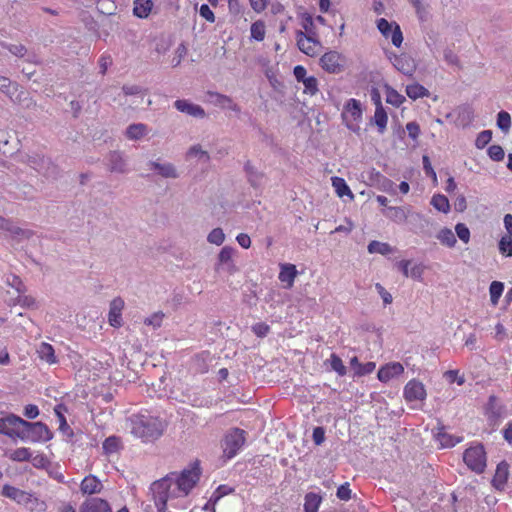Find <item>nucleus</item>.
<instances>
[{
  "mask_svg": "<svg viewBox=\"0 0 512 512\" xmlns=\"http://www.w3.org/2000/svg\"><path fill=\"white\" fill-rule=\"evenodd\" d=\"M201 470L198 464L172 472L151 484L150 490L158 512H165L169 500L186 497L200 479Z\"/></svg>",
  "mask_w": 512,
  "mask_h": 512,
  "instance_id": "obj_1",
  "label": "nucleus"
},
{
  "mask_svg": "<svg viewBox=\"0 0 512 512\" xmlns=\"http://www.w3.org/2000/svg\"><path fill=\"white\" fill-rule=\"evenodd\" d=\"M164 314L162 312H156L151 316L145 318L144 324L152 326L154 329L159 328L162 324Z\"/></svg>",
  "mask_w": 512,
  "mask_h": 512,
  "instance_id": "obj_53",
  "label": "nucleus"
},
{
  "mask_svg": "<svg viewBox=\"0 0 512 512\" xmlns=\"http://www.w3.org/2000/svg\"><path fill=\"white\" fill-rule=\"evenodd\" d=\"M20 440L32 443L46 442L52 438V433L42 422L25 421Z\"/></svg>",
  "mask_w": 512,
  "mask_h": 512,
  "instance_id": "obj_4",
  "label": "nucleus"
},
{
  "mask_svg": "<svg viewBox=\"0 0 512 512\" xmlns=\"http://www.w3.org/2000/svg\"><path fill=\"white\" fill-rule=\"evenodd\" d=\"M266 36V24L263 20H257L251 24L250 38L252 40L261 42Z\"/></svg>",
  "mask_w": 512,
  "mask_h": 512,
  "instance_id": "obj_34",
  "label": "nucleus"
},
{
  "mask_svg": "<svg viewBox=\"0 0 512 512\" xmlns=\"http://www.w3.org/2000/svg\"><path fill=\"white\" fill-rule=\"evenodd\" d=\"M391 42L395 47H400L403 42V34L400 29V26L397 23H394V28L392 34L390 36Z\"/></svg>",
  "mask_w": 512,
  "mask_h": 512,
  "instance_id": "obj_58",
  "label": "nucleus"
},
{
  "mask_svg": "<svg viewBox=\"0 0 512 512\" xmlns=\"http://www.w3.org/2000/svg\"><path fill=\"white\" fill-rule=\"evenodd\" d=\"M199 13L208 22L213 23L215 21L214 13L207 4L201 5Z\"/></svg>",
  "mask_w": 512,
  "mask_h": 512,
  "instance_id": "obj_64",
  "label": "nucleus"
},
{
  "mask_svg": "<svg viewBox=\"0 0 512 512\" xmlns=\"http://www.w3.org/2000/svg\"><path fill=\"white\" fill-rule=\"evenodd\" d=\"M342 119L345 126L352 132L360 133V122L362 121L363 110L360 101L356 99H349L342 111Z\"/></svg>",
  "mask_w": 512,
  "mask_h": 512,
  "instance_id": "obj_3",
  "label": "nucleus"
},
{
  "mask_svg": "<svg viewBox=\"0 0 512 512\" xmlns=\"http://www.w3.org/2000/svg\"><path fill=\"white\" fill-rule=\"evenodd\" d=\"M499 252L506 257H512V235H503L498 243Z\"/></svg>",
  "mask_w": 512,
  "mask_h": 512,
  "instance_id": "obj_41",
  "label": "nucleus"
},
{
  "mask_svg": "<svg viewBox=\"0 0 512 512\" xmlns=\"http://www.w3.org/2000/svg\"><path fill=\"white\" fill-rule=\"evenodd\" d=\"M367 250L370 254H381V255H388L390 253L394 252V248L385 242H379V241H371L368 244Z\"/></svg>",
  "mask_w": 512,
  "mask_h": 512,
  "instance_id": "obj_35",
  "label": "nucleus"
},
{
  "mask_svg": "<svg viewBox=\"0 0 512 512\" xmlns=\"http://www.w3.org/2000/svg\"><path fill=\"white\" fill-rule=\"evenodd\" d=\"M497 126L503 132L507 133L511 128V116L506 111H501L497 115Z\"/></svg>",
  "mask_w": 512,
  "mask_h": 512,
  "instance_id": "obj_44",
  "label": "nucleus"
},
{
  "mask_svg": "<svg viewBox=\"0 0 512 512\" xmlns=\"http://www.w3.org/2000/svg\"><path fill=\"white\" fill-rule=\"evenodd\" d=\"M331 182L338 197L348 196L350 200L354 199V194L343 178L335 176L331 178Z\"/></svg>",
  "mask_w": 512,
  "mask_h": 512,
  "instance_id": "obj_29",
  "label": "nucleus"
},
{
  "mask_svg": "<svg viewBox=\"0 0 512 512\" xmlns=\"http://www.w3.org/2000/svg\"><path fill=\"white\" fill-rule=\"evenodd\" d=\"M504 290V284L499 281H493L490 284L489 292H490V300L493 305H497L499 298L501 297Z\"/></svg>",
  "mask_w": 512,
  "mask_h": 512,
  "instance_id": "obj_43",
  "label": "nucleus"
},
{
  "mask_svg": "<svg viewBox=\"0 0 512 512\" xmlns=\"http://www.w3.org/2000/svg\"><path fill=\"white\" fill-rule=\"evenodd\" d=\"M186 53H187V48L183 44L179 45L176 48L175 55L171 60L172 66L173 67L179 66L181 61L185 57Z\"/></svg>",
  "mask_w": 512,
  "mask_h": 512,
  "instance_id": "obj_57",
  "label": "nucleus"
},
{
  "mask_svg": "<svg viewBox=\"0 0 512 512\" xmlns=\"http://www.w3.org/2000/svg\"><path fill=\"white\" fill-rule=\"evenodd\" d=\"M148 166L158 176L166 179H177L180 177V172L177 167L168 161H161L160 159L150 161Z\"/></svg>",
  "mask_w": 512,
  "mask_h": 512,
  "instance_id": "obj_11",
  "label": "nucleus"
},
{
  "mask_svg": "<svg viewBox=\"0 0 512 512\" xmlns=\"http://www.w3.org/2000/svg\"><path fill=\"white\" fill-rule=\"evenodd\" d=\"M375 289L382 298L385 305L392 303V295L380 283L375 284Z\"/></svg>",
  "mask_w": 512,
  "mask_h": 512,
  "instance_id": "obj_63",
  "label": "nucleus"
},
{
  "mask_svg": "<svg viewBox=\"0 0 512 512\" xmlns=\"http://www.w3.org/2000/svg\"><path fill=\"white\" fill-rule=\"evenodd\" d=\"M431 205L438 211L447 214L450 211L448 198L442 194H436L431 199Z\"/></svg>",
  "mask_w": 512,
  "mask_h": 512,
  "instance_id": "obj_40",
  "label": "nucleus"
},
{
  "mask_svg": "<svg viewBox=\"0 0 512 512\" xmlns=\"http://www.w3.org/2000/svg\"><path fill=\"white\" fill-rule=\"evenodd\" d=\"M489 157L494 161H500L504 158V150L499 145H492L488 149Z\"/></svg>",
  "mask_w": 512,
  "mask_h": 512,
  "instance_id": "obj_59",
  "label": "nucleus"
},
{
  "mask_svg": "<svg viewBox=\"0 0 512 512\" xmlns=\"http://www.w3.org/2000/svg\"><path fill=\"white\" fill-rule=\"evenodd\" d=\"M437 240L448 248H453L456 243V237L453 231L447 227L441 228L436 234Z\"/></svg>",
  "mask_w": 512,
  "mask_h": 512,
  "instance_id": "obj_32",
  "label": "nucleus"
},
{
  "mask_svg": "<svg viewBox=\"0 0 512 512\" xmlns=\"http://www.w3.org/2000/svg\"><path fill=\"white\" fill-rule=\"evenodd\" d=\"M455 231H456L458 238L463 243L467 244L470 241V230L465 224H463V223L456 224Z\"/></svg>",
  "mask_w": 512,
  "mask_h": 512,
  "instance_id": "obj_52",
  "label": "nucleus"
},
{
  "mask_svg": "<svg viewBox=\"0 0 512 512\" xmlns=\"http://www.w3.org/2000/svg\"><path fill=\"white\" fill-rule=\"evenodd\" d=\"M298 49L309 57L317 56L322 50V44L319 37H309L302 32H295Z\"/></svg>",
  "mask_w": 512,
  "mask_h": 512,
  "instance_id": "obj_10",
  "label": "nucleus"
},
{
  "mask_svg": "<svg viewBox=\"0 0 512 512\" xmlns=\"http://www.w3.org/2000/svg\"><path fill=\"white\" fill-rule=\"evenodd\" d=\"M3 228L7 229L12 236L18 239H28L33 235L32 231L30 230H25L17 226H9L6 222L4 223Z\"/></svg>",
  "mask_w": 512,
  "mask_h": 512,
  "instance_id": "obj_45",
  "label": "nucleus"
},
{
  "mask_svg": "<svg viewBox=\"0 0 512 512\" xmlns=\"http://www.w3.org/2000/svg\"><path fill=\"white\" fill-rule=\"evenodd\" d=\"M7 455L9 457V459L12 461L24 462V461H30L32 452L29 448L20 447V448L10 451Z\"/></svg>",
  "mask_w": 512,
  "mask_h": 512,
  "instance_id": "obj_39",
  "label": "nucleus"
},
{
  "mask_svg": "<svg viewBox=\"0 0 512 512\" xmlns=\"http://www.w3.org/2000/svg\"><path fill=\"white\" fill-rule=\"evenodd\" d=\"M174 106L178 111L196 118H204L206 115L204 109L200 105L191 103L187 100H176L174 102Z\"/></svg>",
  "mask_w": 512,
  "mask_h": 512,
  "instance_id": "obj_18",
  "label": "nucleus"
},
{
  "mask_svg": "<svg viewBox=\"0 0 512 512\" xmlns=\"http://www.w3.org/2000/svg\"><path fill=\"white\" fill-rule=\"evenodd\" d=\"M392 64L399 72L407 76H412L416 70L415 60L407 54L395 55Z\"/></svg>",
  "mask_w": 512,
  "mask_h": 512,
  "instance_id": "obj_14",
  "label": "nucleus"
},
{
  "mask_svg": "<svg viewBox=\"0 0 512 512\" xmlns=\"http://www.w3.org/2000/svg\"><path fill=\"white\" fill-rule=\"evenodd\" d=\"M245 442V432L239 428L231 429L222 441L224 457L231 459L235 457Z\"/></svg>",
  "mask_w": 512,
  "mask_h": 512,
  "instance_id": "obj_5",
  "label": "nucleus"
},
{
  "mask_svg": "<svg viewBox=\"0 0 512 512\" xmlns=\"http://www.w3.org/2000/svg\"><path fill=\"white\" fill-rule=\"evenodd\" d=\"M235 253L236 251L233 247H223L217 256L215 271L217 273L225 272L228 275L234 274L237 271V267L233 259Z\"/></svg>",
  "mask_w": 512,
  "mask_h": 512,
  "instance_id": "obj_8",
  "label": "nucleus"
},
{
  "mask_svg": "<svg viewBox=\"0 0 512 512\" xmlns=\"http://www.w3.org/2000/svg\"><path fill=\"white\" fill-rule=\"evenodd\" d=\"M297 274L298 271L294 264L285 263L280 265L279 280L285 283L286 288L293 287Z\"/></svg>",
  "mask_w": 512,
  "mask_h": 512,
  "instance_id": "obj_22",
  "label": "nucleus"
},
{
  "mask_svg": "<svg viewBox=\"0 0 512 512\" xmlns=\"http://www.w3.org/2000/svg\"><path fill=\"white\" fill-rule=\"evenodd\" d=\"M322 502V498L313 492L306 494L304 502L305 512H318L319 506Z\"/></svg>",
  "mask_w": 512,
  "mask_h": 512,
  "instance_id": "obj_37",
  "label": "nucleus"
},
{
  "mask_svg": "<svg viewBox=\"0 0 512 512\" xmlns=\"http://www.w3.org/2000/svg\"><path fill=\"white\" fill-rule=\"evenodd\" d=\"M80 488L83 494H96L101 492L103 485L95 476L89 475L82 480Z\"/></svg>",
  "mask_w": 512,
  "mask_h": 512,
  "instance_id": "obj_27",
  "label": "nucleus"
},
{
  "mask_svg": "<svg viewBox=\"0 0 512 512\" xmlns=\"http://www.w3.org/2000/svg\"><path fill=\"white\" fill-rule=\"evenodd\" d=\"M405 101V97L399 94L395 89L386 87V102L399 107Z\"/></svg>",
  "mask_w": 512,
  "mask_h": 512,
  "instance_id": "obj_42",
  "label": "nucleus"
},
{
  "mask_svg": "<svg viewBox=\"0 0 512 512\" xmlns=\"http://www.w3.org/2000/svg\"><path fill=\"white\" fill-rule=\"evenodd\" d=\"M406 94L412 100L423 98L429 95V91L418 83L407 85Z\"/></svg>",
  "mask_w": 512,
  "mask_h": 512,
  "instance_id": "obj_38",
  "label": "nucleus"
},
{
  "mask_svg": "<svg viewBox=\"0 0 512 512\" xmlns=\"http://www.w3.org/2000/svg\"><path fill=\"white\" fill-rule=\"evenodd\" d=\"M410 209L406 207H389L384 215L396 223H404L407 221Z\"/></svg>",
  "mask_w": 512,
  "mask_h": 512,
  "instance_id": "obj_28",
  "label": "nucleus"
},
{
  "mask_svg": "<svg viewBox=\"0 0 512 512\" xmlns=\"http://www.w3.org/2000/svg\"><path fill=\"white\" fill-rule=\"evenodd\" d=\"M207 241L220 246L225 241V233L221 228H214L207 236Z\"/></svg>",
  "mask_w": 512,
  "mask_h": 512,
  "instance_id": "obj_47",
  "label": "nucleus"
},
{
  "mask_svg": "<svg viewBox=\"0 0 512 512\" xmlns=\"http://www.w3.org/2000/svg\"><path fill=\"white\" fill-rule=\"evenodd\" d=\"M304 93L315 95L318 92V81L314 76H309L303 82Z\"/></svg>",
  "mask_w": 512,
  "mask_h": 512,
  "instance_id": "obj_51",
  "label": "nucleus"
},
{
  "mask_svg": "<svg viewBox=\"0 0 512 512\" xmlns=\"http://www.w3.org/2000/svg\"><path fill=\"white\" fill-rule=\"evenodd\" d=\"M438 440L442 447H453L460 442L459 438H454L446 433H439Z\"/></svg>",
  "mask_w": 512,
  "mask_h": 512,
  "instance_id": "obj_55",
  "label": "nucleus"
},
{
  "mask_svg": "<svg viewBox=\"0 0 512 512\" xmlns=\"http://www.w3.org/2000/svg\"><path fill=\"white\" fill-rule=\"evenodd\" d=\"M395 22H388L384 18L377 20V28L385 38H390Z\"/></svg>",
  "mask_w": 512,
  "mask_h": 512,
  "instance_id": "obj_48",
  "label": "nucleus"
},
{
  "mask_svg": "<svg viewBox=\"0 0 512 512\" xmlns=\"http://www.w3.org/2000/svg\"><path fill=\"white\" fill-rule=\"evenodd\" d=\"M150 132L149 127L144 123H134L129 125L125 130L127 139L136 141L145 138Z\"/></svg>",
  "mask_w": 512,
  "mask_h": 512,
  "instance_id": "obj_25",
  "label": "nucleus"
},
{
  "mask_svg": "<svg viewBox=\"0 0 512 512\" xmlns=\"http://www.w3.org/2000/svg\"><path fill=\"white\" fill-rule=\"evenodd\" d=\"M24 424L25 420L14 414H9L0 418V433L13 439H20Z\"/></svg>",
  "mask_w": 512,
  "mask_h": 512,
  "instance_id": "obj_7",
  "label": "nucleus"
},
{
  "mask_svg": "<svg viewBox=\"0 0 512 512\" xmlns=\"http://www.w3.org/2000/svg\"><path fill=\"white\" fill-rule=\"evenodd\" d=\"M491 138L492 132L490 130L482 131L481 133L478 134L475 141V145L477 146V148L482 149L491 141Z\"/></svg>",
  "mask_w": 512,
  "mask_h": 512,
  "instance_id": "obj_54",
  "label": "nucleus"
},
{
  "mask_svg": "<svg viewBox=\"0 0 512 512\" xmlns=\"http://www.w3.org/2000/svg\"><path fill=\"white\" fill-rule=\"evenodd\" d=\"M186 159H197L198 161L207 163L210 161V155L200 144H194L187 150Z\"/></svg>",
  "mask_w": 512,
  "mask_h": 512,
  "instance_id": "obj_31",
  "label": "nucleus"
},
{
  "mask_svg": "<svg viewBox=\"0 0 512 512\" xmlns=\"http://www.w3.org/2000/svg\"><path fill=\"white\" fill-rule=\"evenodd\" d=\"M300 18V25L302 29H299L296 32H302L303 35L309 37H319L318 29L313 17L308 13H302Z\"/></svg>",
  "mask_w": 512,
  "mask_h": 512,
  "instance_id": "obj_26",
  "label": "nucleus"
},
{
  "mask_svg": "<svg viewBox=\"0 0 512 512\" xmlns=\"http://www.w3.org/2000/svg\"><path fill=\"white\" fill-rule=\"evenodd\" d=\"M153 3L150 0H135L133 13L138 18H147L152 10Z\"/></svg>",
  "mask_w": 512,
  "mask_h": 512,
  "instance_id": "obj_33",
  "label": "nucleus"
},
{
  "mask_svg": "<svg viewBox=\"0 0 512 512\" xmlns=\"http://www.w3.org/2000/svg\"><path fill=\"white\" fill-rule=\"evenodd\" d=\"M120 447V441L117 437H108L104 442H103V450L104 452L107 454V455H110V454H113L115 452L118 451Z\"/></svg>",
  "mask_w": 512,
  "mask_h": 512,
  "instance_id": "obj_46",
  "label": "nucleus"
},
{
  "mask_svg": "<svg viewBox=\"0 0 512 512\" xmlns=\"http://www.w3.org/2000/svg\"><path fill=\"white\" fill-rule=\"evenodd\" d=\"M444 376L449 382H457L458 385H462L465 382L464 376L459 375L457 370H449L445 372Z\"/></svg>",
  "mask_w": 512,
  "mask_h": 512,
  "instance_id": "obj_61",
  "label": "nucleus"
},
{
  "mask_svg": "<svg viewBox=\"0 0 512 512\" xmlns=\"http://www.w3.org/2000/svg\"><path fill=\"white\" fill-rule=\"evenodd\" d=\"M371 174H375L378 178H380V180H381V184L379 187L380 190L390 193V194L395 193V188H394L395 184L390 179L381 176L378 172H375L374 169L371 170Z\"/></svg>",
  "mask_w": 512,
  "mask_h": 512,
  "instance_id": "obj_50",
  "label": "nucleus"
},
{
  "mask_svg": "<svg viewBox=\"0 0 512 512\" xmlns=\"http://www.w3.org/2000/svg\"><path fill=\"white\" fill-rule=\"evenodd\" d=\"M509 476V465L506 462H501L497 465L494 477L492 479V485L497 490H503Z\"/></svg>",
  "mask_w": 512,
  "mask_h": 512,
  "instance_id": "obj_23",
  "label": "nucleus"
},
{
  "mask_svg": "<svg viewBox=\"0 0 512 512\" xmlns=\"http://www.w3.org/2000/svg\"><path fill=\"white\" fill-rule=\"evenodd\" d=\"M130 422L132 434L145 442L161 437L167 426L164 420L152 415H134Z\"/></svg>",
  "mask_w": 512,
  "mask_h": 512,
  "instance_id": "obj_2",
  "label": "nucleus"
},
{
  "mask_svg": "<svg viewBox=\"0 0 512 512\" xmlns=\"http://www.w3.org/2000/svg\"><path fill=\"white\" fill-rule=\"evenodd\" d=\"M2 46L17 57H23L26 54V48L21 44H2Z\"/></svg>",
  "mask_w": 512,
  "mask_h": 512,
  "instance_id": "obj_60",
  "label": "nucleus"
},
{
  "mask_svg": "<svg viewBox=\"0 0 512 512\" xmlns=\"http://www.w3.org/2000/svg\"><path fill=\"white\" fill-rule=\"evenodd\" d=\"M124 300L120 297L114 298L110 303L108 314V322L113 327L122 325V310L124 308Z\"/></svg>",
  "mask_w": 512,
  "mask_h": 512,
  "instance_id": "obj_17",
  "label": "nucleus"
},
{
  "mask_svg": "<svg viewBox=\"0 0 512 512\" xmlns=\"http://www.w3.org/2000/svg\"><path fill=\"white\" fill-rule=\"evenodd\" d=\"M371 125L377 127L379 134H384L387 129L388 115L382 104L378 103V107L375 108L374 116L370 120Z\"/></svg>",
  "mask_w": 512,
  "mask_h": 512,
  "instance_id": "obj_24",
  "label": "nucleus"
},
{
  "mask_svg": "<svg viewBox=\"0 0 512 512\" xmlns=\"http://www.w3.org/2000/svg\"><path fill=\"white\" fill-rule=\"evenodd\" d=\"M36 353L41 361L48 365H54L58 363V358L55 354L53 346L47 342H41L37 348Z\"/></svg>",
  "mask_w": 512,
  "mask_h": 512,
  "instance_id": "obj_21",
  "label": "nucleus"
},
{
  "mask_svg": "<svg viewBox=\"0 0 512 512\" xmlns=\"http://www.w3.org/2000/svg\"><path fill=\"white\" fill-rule=\"evenodd\" d=\"M325 365H329L330 368L335 371L339 376H344L347 373V368L343 361L336 354H331L330 357L325 361Z\"/></svg>",
  "mask_w": 512,
  "mask_h": 512,
  "instance_id": "obj_36",
  "label": "nucleus"
},
{
  "mask_svg": "<svg viewBox=\"0 0 512 512\" xmlns=\"http://www.w3.org/2000/svg\"><path fill=\"white\" fill-rule=\"evenodd\" d=\"M406 130L408 132V135L409 137L416 141L420 135V126L418 125V123L412 121V122H408L406 124Z\"/></svg>",
  "mask_w": 512,
  "mask_h": 512,
  "instance_id": "obj_62",
  "label": "nucleus"
},
{
  "mask_svg": "<svg viewBox=\"0 0 512 512\" xmlns=\"http://www.w3.org/2000/svg\"><path fill=\"white\" fill-rule=\"evenodd\" d=\"M426 389L418 380H410L404 387V398L408 402L423 401L426 398Z\"/></svg>",
  "mask_w": 512,
  "mask_h": 512,
  "instance_id": "obj_13",
  "label": "nucleus"
},
{
  "mask_svg": "<svg viewBox=\"0 0 512 512\" xmlns=\"http://www.w3.org/2000/svg\"><path fill=\"white\" fill-rule=\"evenodd\" d=\"M232 488L226 485H220L210 497V500L205 504L204 510H211L215 512V504L225 495H228L232 492Z\"/></svg>",
  "mask_w": 512,
  "mask_h": 512,
  "instance_id": "obj_30",
  "label": "nucleus"
},
{
  "mask_svg": "<svg viewBox=\"0 0 512 512\" xmlns=\"http://www.w3.org/2000/svg\"><path fill=\"white\" fill-rule=\"evenodd\" d=\"M30 165L35 170L43 173L44 175H49L48 169L54 168L51 164V162L48 159H40L39 161L36 160H30Z\"/></svg>",
  "mask_w": 512,
  "mask_h": 512,
  "instance_id": "obj_49",
  "label": "nucleus"
},
{
  "mask_svg": "<svg viewBox=\"0 0 512 512\" xmlns=\"http://www.w3.org/2000/svg\"><path fill=\"white\" fill-rule=\"evenodd\" d=\"M319 64L326 72L338 74L344 69L345 57L337 51H328L321 56Z\"/></svg>",
  "mask_w": 512,
  "mask_h": 512,
  "instance_id": "obj_9",
  "label": "nucleus"
},
{
  "mask_svg": "<svg viewBox=\"0 0 512 512\" xmlns=\"http://www.w3.org/2000/svg\"><path fill=\"white\" fill-rule=\"evenodd\" d=\"M463 460L467 467L476 473H482L486 467V453L481 444H476L465 450Z\"/></svg>",
  "mask_w": 512,
  "mask_h": 512,
  "instance_id": "obj_6",
  "label": "nucleus"
},
{
  "mask_svg": "<svg viewBox=\"0 0 512 512\" xmlns=\"http://www.w3.org/2000/svg\"><path fill=\"white\" fill-rule=\"evenodd\" d=\"M2 495L25 506L37 501L32 494L10 485L3 486Z\"/></svg>",
  "mask_w": 512,
  "mask_h": 512,
  "instance_id": "obj_12",
  "label": "nucleus"
},
{
  "mask_svg": "<svg viewBox=\"0 0 512 512\" xmlns=\"http://www.w3.org/2000/svg\"><path fill=\"white\" fill-rule=\"evenodd\" d=\"M30 461L35 468L42 469V468H46L49 465V460L42 453H38L36 455L32 454Z\"/></svg>",
  "mask_w": 512,
  "mask_h": 512,
  "instance_id": "obj_56",
  "label": "nucleus"
},
{
  "mask_svg": "<svg viewBox=\"0 0 512 512\" xmlns=\"http://www.w3.org/2000/svg\"><path fill=\"white\" fill-rule=\"evenodd\" d=\"M79 512H112V510L106 500L94 497L85 500L81 504Z\"/></svg>",
  "mask_w": 512,
  "mask_h": 512,
  "instance_id": "obj_16",
  "label": "nucleus"
},
{
  "mask_svg": "<svg viewBox=\"0 0 512 512\" xmlns=\"http://www.w3.org/2000/svg\"><path fill=\"white\" fill-rule=\"evenodd\" d=\"M107 164L111 172L126 173L127 164L124 155L121 152H110L107 157Z\"/></svg>",
  "mask_w": 512,
  "mask_h": 512,
  "instance_id": "obj_20",
  "label": "nucleus"
},
{
  "mask_svg": "<svg viewBox=\"0 0 512 512\" xmlns=\"http://www.w3.org/2000/svg\"><path fill=\"white\" fill-rule=\"evenodd\" d=\"M404 372V367L399 362H391L384 366H382L377 374L378 379L381 382H388L391 379H394L400 376Z\"/></svg>",
  "mask_w": 512,
  "mask_h": 512,
  "instance_id": "obj_15",
  "label": "nucleus"
},
{
  "mask_svg": "<svg viewBox=\"0 0 512 512\" xmlns=\"http://www.w3.org/2000/svg\"><path fill=\"white\" fill-rule=\"evenodd\" d=\"M485 414L489 420L496 421L505 415V407L492 395L486 405Z\"/></svg>",
  "mask_w": 512,
  "mask_h": 512,
  "instance_id": "obj_19",
  "label": "nucleus"
}]
</instances>
